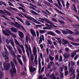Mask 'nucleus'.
Masks as SVG:
<instances>
[{
  "label": "nucleus",
  "instance_id": "nucleus-1",
  "mask_svg": "<svg viewBox=\"0 0 79 79\" xmlns=\"http://www.w3.org/2000/svg\"><path fill=\"white\" fill-rule=\"evenodd\" d=\"M39 21L41 22H42V23H44V21H46L47 23H48V24H51L52 25H50L47 23H46L45 24L46 26H47L49 27H50V28H52L53 27H52V26L54 27H57L56 26L54 25V23H52V22H51V21L46 19H41V20Z\"/></svg>",
  "mask_w": 79,
  "mask_h": 79
},
{
  "label": "nucleus",
  "instance_id": "nucleus-2",
  "mask_svg": "<svg viewBox=\"0 0 79 79\" xmlns=\"http://www.w3.org/2000/svg\"><path fill=\"white\" fill-rule=\"evenodd\" d=\"M75 64H76L75 62H73L72 61H71L70 62H69V68L70 67V64L72 66L69 70L70 73V75H71V76H73V75L74 74L75 70L73 69L74 68V67L73 66H74Z\"/></svg>",
  "mask_w": 79,
  "mask_h": 79
},
{
  "label": "nucleus",
  "instance_id": "nucleus-3",
  "mask_svg": "<svg viewBox=\"0 0 79 79\" xmlns=\"http://www.w3.org/2000/svg\"><path fill=\"white\" fill-rule=\"evenodd\" d=\"M11 65L12 66V69H11L10 70V73L11 74H14L16 72V69H15V65L13 62L11 61L10 62Z\"/></svg>",
  "mask_w": 79,
  "mask_h": 79
},
{
  "label": "nucleus",
  "instance_id": "nucleus-4",
  "mask_svg": "<svg viewBox=\"0 0 79 79\" xmlns=\"http://www.w3.org/2000/svg\"><path fill=\"white\" fill-rule=\"evenodd\" d=\"M15 23L16 24L13 22H11L10 24L11 25L14 26H15V27L17 28H21L23 29V30H24V27L18 23L16 22H15Z\"/></svg>",
  "mask_w": 79,
  "mask_h": 79
},
{
  "label": "nucleus",
  "instance_id": "nucleus-5",
  "mask_svg": "<svg viewBox=\"0 0 79 79\" xmlns=\"http://www.w3.org/2000/svg\"><path fill=\"white\" fill-rule=\"evenodd\" d=\"M22 15L24 16L25 18H27V19H29L30 20H32L33 22H34V23H37V24H40V23L38 21H37L35 19H34L32 17H29L26 15L25 14L22 13Z\"/></svg>",
  "mask_w": 79,
  "mask_h": 79
},
{
  "label": "nucleus",
  "instance_id": "nucleus-6",
  "mask_svg": "<svg viewBox=\"0 0 79 79\" xmlns=\"http://www.w3.org/2000/svg\"><path fill=\"white\" fill-rule=\"evenodd\" d=\"M4 50L6 52H3V56L4 58L6 61H8L9 59L8 57V51H7L6 48H4Z\"/></svg>",
  "mask_w": 79,
  "mask_h": 79
},
{
  "label": "nucleus",
  "instance_id": "nucleus-7",
  "mask_svg": "<svg viewBox=\"0 0 79 79\" xmlns=\"http://www.w3.org/2000/svg\"><path fill=\"white\" fill-rule=\"evenodd\" d=\"M6 46L9 50V51L11 52L12 53L11 54V55L12 56H13L14 58H16V55H15V52L12 50V49H13L12 47H11V46H10V45H7Z\"/></svg>",
  "mask_w": 79,
  "mask_h": 79
},
{
  "label": "nucleus",
  "instance_id": "nucleus-8",
  "mask_svg": "<svg viewBox=\"0 0 79 79\" xmlns=\"http://www.w3.org/2000/svg\"><path fill=\"white\" fill-rule=\"evenodd\" d=\"M4 68V69L6 71V70H9L10 68V64L9 63H8L6 64V62H5L3 64Z\"/></svg>",
  "mask_w": 79,
  "mask_h": 79
},
{
  "label": "nucleus",
  "instance_id": "nucleus-9",
  "mask_svg": "<svg viewBox=\"0 0 79 79\" xmlns=\"http://www.w3.org/2000/svg\"><path fill=\"white\" fill-rule=\"evenodd\" d=\"M15 43L16 45H17L19 47H20L21 48H22V50L23 52V53H25V50H24V46L23 45H20V44L19 43L18 41H17V40L16 39H15Z\"/></svg>",
  "mask_w": 79,
  "mask_h": 79
},
{
  "label": "nucleus",
  "instance_id": "nucleus-10",
  "mask_svg": "<svg viewBox=\"0 0 79 79\" xmlns=\"http://www.w3.org/2000/svg\"><path fill=\"white\" fill-rule=\"evenodd\" d=\"M6 41L7 44H10V42H9L10 41L11 45L14 47V48L15 51H16V49L15 48V45H14V43L13 42V40H9L8 39H7L6 40Z\"/></svg>",
  "mask_w": 79,
  "mask_h": 79
},
{
  "label": "nucleus",
  "instance_id": "nucleus-11",
  "mask_svg": "<svg viewBox=\"0 0 79 79\" xmlns=\"http://www.w3.org/2000/svg\"><path fill=\"white\" fill-rule=\"evenodd\" d=\"M3 33L4 34H5L6 35H7V36H10L11 34V33L10 31L7 29L6 30V31L5 30H3Z\"/></svg>",
  "mask_w": 79,
  "mask_h": 79
},
{
  "label": "nucleus",
  "instance_id": "nucleus-12",
  "mask_svg": "<svg viewBox=\"0 0 79 79\" xmlns=\"http://www.w3.org/2000/svg\"><path fill=\"white\" fill-rule=\"evenodd\" d=\"M62 33L66 35V34H68V33H69L70 34H73V31L69 30V29H67L64 30V31H62Z\"/></svg>",
  "mask_w": 79,
  "mask_h": 79
},
{
  "label": "nucleus",
  "instance_id": "nucleus-13",
  "mask_svg": "<svg viewBox=\"0 0 79 79\" xmlns=\"http://www.w3.org/2000/svg\"><path fill=\"white\" fill-rule=\"evenodd\" d=\"M0 13H1L0 15L1 17H2V18H5V19H7V20H9V19H8L6 18L5 17V16L4 15H5V13L2 10H0Z\"/></svg>",
  "mask_w": 79,
  "mask_h": 79
},
{
  "label": "nucleus",
  "instance_id": "nucleus-14",
  "mask_svg": "<svg viewBox=\"0 0 79 79\" xmlns=\"http://www.w3.org/2000/svg\"><path fill=\"white\" fill-rule=\"evenodd\" d=\"M21 57V56L19 55H17V60H18L19 63L20 64H23V62L21 61V60L19 58Z\"/></svg>",
  "mask_w": 79,
  "mask_h": 79
},
{
  "label": "nucleus",
  "instance_id": "nucleus-15",
  "mask_svg": "<svg viewBox=\"0 0 79 79\" xmlns=\"http://www.w3.org/2000/svg\"><path fill=\"white\" fill-rule=\"evenodd\" d=\"M40 61H41V59L39 58L38 59V62H39V73L40 72V70L41 69V63H40Z\"/></svg>",
  "mask_w": 79,
  "mask_h": 79
},
{
  "label": "nucleus",
  "instance_id": "nucleus-16",
  "mask_svg": "<svg viewBox=\"0 0 79 79\" xmlns=\"http://www.w3.org/2000/svg\"><path fill=\"white\" fill-rule=\"evenodd\" d=\"M36 69L35 68H33L32 67H30V71L31 73H34V71H35Z\"/></svg>",
  "mask_w": 79,
  "mask_h": 79
},
{
  "label": "nucleus",
  "instance_id": "nucleus-17",
  "mask_svg": "<svg viewBox=\"0 0 79 79\" xmlns=\"http://www.w3.org/2000/svg\"><path fill=\"white\" fill-rule=\"evenodd\" d=\"M28 40H31V39H30V35H29L27 34L26 36V41L27 42H28Z\"/></svg>",
  "mask_w": 79,
  "mask_h": 79
},
{
  "label": "nucleus",
  "instance_id": "nucleus-18",
  "mask_svg": "<svg viewBox=\"0 0 79 79\" xmlns=\"http://www.w3.org/2000/svg\"><path fill=\"white\" fill-rule=\"evenodd\" d=\"M30 32L31 34H32V35H33V36L36 37L35 32L34 31V30H33V29H31L30 30Z\"/></svg>",
  "mask_w": 79,
  "mask_h": 79
},
{
  "label": "nucleus",
  "instance_id": "nucleus-19",
  "mask_svg": "<svg viewBox=\"0 0 79 79\" xmlns=\"http://www.w3.org/2000/svg\"><path fill=\"white\" fill-rule=\"evenodd\" d=\"M25 47H26L27 48V49H26V52H27V55H28V58H29V48H28V46H27V44H25Z\"/></svg>",
  "mask_w": 79,
  "mask_h": 79
},
{
  "label": "nucleus",
  "instance_id": "nucleus-20",
  "mask_svg": "<svg viewBox=\"0 0 79 79\" xmlns=\"http://www.w3.org/2000/svg\"><path fill=\"white\" fill-rule=\"evenodd\" d=\"M33 53L35 55V56H37V49H36V48H33Z\"/></svg>",
  "mask_w": 79,
  "mask_h": 79
},
{
  "label": "nucleus",
  "instance_id": "nucleus-21",
  "mask_svg": "<svg viewBox=\"0 0 79 79\" xmlns=\"http://www.w3.org/2000/svg\"><path fill=\"white\" fill-rule=\"evenodd\" d=\"M19 37H21V38H23V32H21L20 31H19Z\"/></svg>",
  "mask_w": 79,
  "mask_h": 79
},
{
  "label": "nucleus",
  "instance_id": "nucleus-22",
  "mask_svg": "<svg viewBox=\"0 0 79 79\" xmlns=\"http://www.w3.org/2000/svg\"><path fill=\"white\" fill-rule=\"evenodd\" d=\"M37 56H35L34 61V63L35 65H37L38 64V61H37Z\"/></svg>",
  "mask_w": 79,
  "mask_h": 79
},
{
  "label": "nucleus",
  "instance_id": "nucleus-23",
  "mask_svg": "<svg viewBox=\"0 0 79 79\" xmlns=\"http://www.w3.org/2000/svg\"><path fill=\"white\" fill-rule=\"evenodd\" d=\"M72 10H74L75 11H76L77 9L76 7V6L74 4L72 5Z\"/></svg>",
  "mask_w": 79,
  "mask_h": 79
},
{
  "label": "nucleus",
  "instance_id": "nucleus-24",
  "mask_svg": "<svg viewBox=\"0 0 79 79\" xmlns=\"http://www.w3.org/2000/svg\"><path fill=\"white\" fill-rule=\"evenodd\" d=\"M10 29L13 32H17V29L13 28V27H11Z\"/></svg>",
  "mask_w": 79,
  "mask_h": 79
},
{
  "label": "nucleus",
  "instance_id": "nucleus-25",
  "mask_svg": "<svg viewBox=\"0 0 79 79\" xmlns=\"http://www.w3.org/2000/svg\"><path fill=\"white\" fill-rule=\"evenodd\" d=\"M40 39L41 42H42V40L44 41V35H41V36L40 37Z\"/></svg>",
  "mask_w": 79,
  "mask_h": 79
},
{
  "label": "nucleus",
  "instance_id": "nucleus-26",
  "mask_svg": "<svg viewBox=\"0 0 79 79\" xmlns=\"http://www.w3.org/2000/svg\"><path fill=\"white\" fill-rule=\"evenodd\" d=\"M70 56V54H65L64 55V57L65 58H68Z\"/></svg>",
  "mask_w": 79,
  "mask_h": 79
},
{
  "label": "nucleus",
  "instance_id": "nucleus-27",
  "mask_svg": "<svg viewBox=\"0 0 79 79\" xmlns=\"http://www.w3.org/2000/svg\"><path fill=\"white\" fill-rule=\"evenodd\" d=\"M55 39L58 40L59 43L60 44H61L62 42L61 41V40H60L59 38L56 37Z\"/></svg>",
  "mask_w": 79,
  "mask_h": 79
},
{
  "label": "nucleus",
  "instance_id": "nucleus-28",
  "mask_svg": "<svg viewBox=\"0 0 79 79\" xmlns=\"http://www.w3.org/2000/svg\"><path fill=\"white\" fill-rule=\"evenodd\" d=\"M71 44L73 45H74L75 46H78V45H79V43H73V42H71Z\"/></svg>",
  "mask_w": 79,
  "mask_h": 79
},
{
  "label": "nucleus",
  "instance_id": "nucleus-29",
  "mask_svg": "<svg viewBox=\"0 0 79 79\" xmlns=\"http://www.w3.org/2000/svg\"><path fill=\"white\" fill-rule=\"evenodd\" d=\"M31 13L33 14V15H39V14H37V13H36L35 12L31 10Z\"/></svg>",
  "mask_w": 79,
  "mask_h": 79
},
{
  "label": "nucleus",
  "instance_id": "nucleus-30",
  "mask_svg": "<svg viewBox=\"0 0 79 79\" xmlns=\"http://www.w3.org/2000/svg\"><path fill=\"white\" fill-rule=\"evenodd\" d=\"M4 11L5 13H6L8 15H9V16H10V15H11V13H10L9 12H8V11L6 10H4Z\"/></svg>",
  "mask_w": 79,
  "mask_h": 79
},
{
  "label": "nucleus",
  "instance_id": "nucleus-31",
  "mask_svg": "<svg viewBox=\"0 0 79 79\" xmlns=\"http://www.w3.org/2000/svg\"><path fill=\"white\" fill-rule=\"evenodd\" d=\"M18 48L19 53H20V54L21 55H22V51H21V49L18 47Z\"/></svg>",
  "mask_w": 79,
  "mask_h": 79
},
{
  "label": "nucleus",
  "instance_id": "nucleus-32",
  "mask_svg": "<svg viewBox=\"0 0 79 79\" xmlns=\"http://www.w3.org/2000/svg\"><path fill=\"white\" fill-rule=\"evenodd\" d=\"M16 19H17L19 20V21H20V22H21V23H24V22H23V20H22V19H21L20 18H19V17H16Z\"/></svg>",
  "mask_w": 79,
  "mask_h": 79
},
{
  "label": "nucleus",
  "instance_id": "nucleus-33",
  "mask_svg": "<svg viewBox=\"0 0 79 79\" xmlns=\"http://www.w3.org/2000/svg\"><path fill=\"white\" fill-rule=\"evenodd\" d=\"M54 5H55V6H56L57 8H58L60 10L62 9L61 7H60L57 4L54 3Z\"/></svg>",
  "mask_w": 79,
  "mask_h": 79
},
{
  "label": "nucleus",
  "instance_id": "nucleus-34",
  "mask_svg": "<svg viewBox=\"0 0 79 79\" xmlns=\"http://www.w3.org/2000/svg\"><path fill=\"white\" fill-rule=\"evenodd\" d=\"M49 56L51 61H53L54 60V57L51 56L50 55H49Z\"/></svg>",
  "mask_w": 79,
  "mask_h": 79
},
{
  "label": "nucleus",
  "instance_id": "nucleus-35",
  "mask_svg": "<svg viewBox=\"0 0 79 79\" xmlns=\"http://www.w3.org/2000/svg\"><path fill=\"white\" fill-rule=\"evenodd\" d=\"M49 34H50L51 35H55V33H53V32L52 31H50L49 32Z\"/></svg>",
  "mask_w": 79,
  "mask_h": 79
},
{
  "label": "nucleus",
  "instance_id": "nucleus-36",
  "mask_svg": "<svg viewBox=\"0 0 79 79\" xmlns=\"http://www.w3.org/2000/svg\"><path fill=\"white\" fill-rule=\"evenodd\" d=\"M66 6H67V8H69V2H68V1H67L66 4Z\"/></svg>",
  "mask_w": 79,
  "mask_h": 79
},
{
  "label": "nucleus",
  "instance_id": "nucleus-37",
  "mask_svg": "<svg viewBox=\"0 0 79 79\" xmlns=\"http://www.w3.org/2000/svg\"><path fill=\"white\" fill-rule=\"evenodd\" d=\"M10 9H11V10H14V11H18V9L16 8L12 7H10Z\"/></svg>",
  "mask_w": 79,
  "mask_h": 79
},
{
  "label": "nucleus",
  "instance_id": "nucleus-38",
  "mask_svg": "<svg viewBox=\"0 0 79 79\" xmlns=\"http://www.w3.org/2000/svg\"><path fill=\"white\" fill-rule=\"evenodd\" d=\"M13 61L14 62L15 65H18V63H17V61L16 60V59H13Z\"/></svg>",
  "mask_w": 79,
  "mask_h": 79
},
{
  "label": "nucleus",
  "instance_id": "nucleus-39",
  "mask_svg": "<svg viewBox=\"0 0 79 79\" xmlns=\"http://www.w3.org/2000/svg\"><path fill=\"white\" fill-rule=\"evenodd\" d=\"M40 33L41 34H44L45 32V30H40L39 31Z\"/></svg>",
  "mask_w": 79,
  "mask_h": 79
},
{
  "label": "nucleus",
  "instance_id": "nucleus-40",
  "mask_svg": "<svg viewBox=\"0 0 79 79\" xmlns=\"http://www.w3.org/2000/svg\"><path fill=\"white\" fill-rule=\"evenodd\" d=\"M43 29L44 30H45V29H48V30H51V28H48L47 27H44L43 28Z\"/></svg>",
  "mask_w": 79,
  "mask_h": 79
},
{
  "label": "nucleus",
  "instance_id": "nucleus-41",
  "mask_svg": "<svg viewBox=\"0 0 79 79\" xmlns=\"http://www.w3.org/2000/svg\"><path fill=\"white\" fill-rule=\"evenodd\" d=\"M50 77L52 78H53L54 79H56V78L55 77V75L54 74H52L51 76H50Z\"/></svg>",
  "mask_w": 79,
  "mask_h": 79
},
{
  "label": "nucleus",
  "instance_id": "nucleus-42",
  "mask_svg": "<svg viewBox=\"0 0 79 79\" xmlns=\"http://www.w3.org/2000/svg\"><path fill=\"white\" fill-rule=\"evenodd\" d=\"M59 0H57V1L59 5V6H61V7H63V6H62V5H61V3H60Z\"/></svg>",
  "mask_w": 79,
  "mask_h": 79
},
{
  "label": "nucleus",
  "instance_id": "nucleus-43",
  "mask_svg": "<svg viewBox=\"0 0 79 79\" xmlns=\"http://www.w3.org/2000/svg\"><path fill=\"white\" fill-rule=\"evenodd\" d=\"M26 24H27L28 26H30V25L31 24H30V22H29V21L28 20H27L26 22Z\"/></svg>",
  "mask_w": 79,
  "mask_h": 79
},
{
  "label": "nucleus",
  "instance_id": "nucleus-44",
  "mask_svg": "<svg viewBox=\"0 0 79 79\" xmlns=\"http://www.w3.org/2000/svg\"><path fill=\"white\" fill-rule=\"evenodd\" d=\"M56 33H57V34H61V32H60V31L56 30L55 31Z\"/></svg>",
  "mask_w": 79,
  "mask_h": 79
},
{
  "label": "nucleus",
  "instance_id": "nucleus-45",
  "mask_svg": "<svg viewBox=\"0 0 79 79\" xmlns=\"http://www.w3.org/2000/svg\"><path fill=\"white\" fill-rule=\"evenodd\" d=\"M18 8H19V10H22L23 12H25V11H25V10L24 9H23V8H22V7H19Z\"/></svg>",
  "mask_w": 79,
  "mask_h": 79
},
{
  "label": "nucleus",
  "instance_id": "nucleus-46",
  "mask_svg": "<svg viewBox=\"0 0 79 79\" xmlns=\"http://www.w3.org/2000/svg\"><path fill=\"white\" fill-rule=\"evenodd\" d=\"M74 32H75L76 35H78L79 34V31H78L77 30H75Z\"/></svg>",
  "mask_w": 79,
  "mask_h": 79
},
{
  "label": "nucleus",
  "instance_id": "nucleus-47",
  "mask_svg": "<svg viewBox=\"0 0 79 79\" xmlns=\"http://www.w3.org/2000/svg\"><path fill=\"white\" fill-rule=\"evenodd\" d=\"M75 55H76V54H75V53H74V52H73V53H72L71 56H72V58H74V56H75Z\"/></svg>",
  "mask_w": 79,
  "mask_h": 79
},
{
  "label": "nucleus",
  "instance_id": "nucleus-48",
  "mask_svg": "<svg viewBox=\"0 0 79 79\" xmlns=\"http://www.w3.org/2000/svg\"><path fill=\"white\" fill-rule=\"evenodd\" d=\"M79 57V55H77L74 58V60H76Z\"/></svg>",
  "mask_w": 79,
  "mask_h": 79
},
{
  "label": "nucleus",
  "instance_id": "nucleus-49",
  "mask_svg": "<svg viewBox=\"0 0 79 79\" xmlns=\"http://www.w3.org/2000/svg\"><path fill=\"white\" fill-rule=\"evenodd\" d=\"M65 50L66 51V52H69L70 51V50H69V48H65Z\"/></svg>",
  "mask_w": 79,
  "mask_h": 79
},
{
  "label": "nucleus",
  "instance_id": "nucleus-50",
  "mask_svg": "<svg viewBox=\"0 0 79 79\" xmlns=\"http://www.w3.org/2000/svg\"><path fill=\"white\" fill-rule=\"evenodd\" d=\"M48 43L49 44H52V42L51 41V40H48Z\"/></svg>",
  "mask_w": 79,
  "mask_h": 79
},
{
  "label": "nucleus",
  "instance_id": "nucleus-51",
  "mask_svg": "<svg viewBox=\"0 0 79 79\" xmlns=\"http://www.w3.org/2000/svg\"><path fill=\"white\" fill-rule=\"evenodd\" d=\"M61 3L62 4V5L63 6H65V4H64V1L63 0H62L61 1Z\"/></svg>",
  "mask_w": 79,
  "mask_h": 79
},
{
  "label": "nucleus",
  "instance_id": "nucleus-52",
  "mask_svg": "<svg viewBox=\"0 0 79 79\" xmlns=\"http://www.w3.org/2000/svg\"><path fill=\"white\" fill-rule=\"evenodd\" d=\"M55 10L56 11L58 12V13H60V14H63V13L62 12H61L59 11V10H58V9H55Z\"/></svg>",
  "mask_w": 79,
  "mask_h": 79
},
{
  "label": "nucleus",
  "instance_id": "nucleus-53",
  "mask_svg": "<svg viewBox=\"0 0 79 79\" xmlns=\"http://www.w3.org/2000/svg\"><path fill=\"white\" fill-rule=\"evenodd\" d=\"M68 39H70V40H71L73 41L74 40L73 38V37H71L70 36H68Z\"/></svg>",
  "mask_w": 79,
  "mask_h": 79
},
{
  "label": "nucleus",
  "instance_id": "nucleus-54",
  "mask_svg": "<svg viewBox=\"0 0 79 79\" xmlns=\"http://www.w3.org/2000/svg\"><path fill=\"white\" fill-rule=\"evenodd\" d=\"M39 3H38L37 4V5H38V6H42L41 5H40V3H41V2H42V1H40V0H39Z\"/></svg>",
  "mask_w": 79,
  "mask_h": 79
},
{
  "label": "nucleus",
  "instance_id": "nucleus-55",
  "mask_svg": "<svg viewBox=\"0 0 79 79\" xmlns=\"http://www.w3.org/2000/svg\"><path fill=\"white\" fill-rule=\"evenodd\" d=\"M63 43H64V44H68V41L64 40V39L63 40Z\"/></svg>",
  "mask_w": 79,
  "mask_h": 79
},
{
  "label": "nucleus",
  "instance_id": "nucleus-56",
  "mask_svg": "<svg viewBox=\"0 0 79 79\" xmlns=\"http://www.w3.org/2000/svg\"><path fill=\"white\" fill-rule=\"evenodd\" d=\"M75 3H77V2H78V0H71Z\"/></svg>",
  "mask_w": 79,
  "mask_h": 79
},
{
  "label": "nucleus",
  "instance_id": "nucleus-57",
  "mask_svg": "<svg viewBox=\"0 0 79 79\" xmlns=\"http://www.w3.org/2000/svg\"><path fill=\"white\" fill-rule=\"evenodd\" d=\"M8 3L9 4V5H10V6H14L13 5V4H12V3H11V2H8Z\"/></svg>",
  "mask_w": 79,
  "mask_h": 79
},
{
  "label": "nucleus",
  "instance_id": "nucleus-58",
  "mask_svg": "<svg viewBox=\"0 0 79 79\" xmlns=\"http://www.w3.org/2000/svg\"><path fill=\"white\" fill-rule=\"evenodd\" d=\"M29 51H30V55H31V53H32V52L31 51V47H29Z\"/></svg>",
  "mask_w": 79,
  "mask_h": 79
},
{
  "label": "nucleus",
  "instance_id": "nucleus-59",
  "mask_svg": "<svg viewBox=\"0 0 79 79\" xmlns=\"http://www.w3.org/2000/svg\"><path fill=\"white\" fill-rule=\"evenodd\" d=\"M46 51L48 53V54H49V49H48V48H47L46 49Z\"/></svg>",
  "mask_w": 79,
  "mask_h": 79
},
{
  "label": "nucleus",
  "instance_id": "nucleus-60",
  "mask_svg": "<svg viewBox=\"0 0 79 79\" xmlns=\"http://www.w3.org/2000/svg\"><path fill=\"white\" fill-rule=\"evenodd\" d=\"M52 21H54V22H57L56 19L53 18L52 19Z\"/></svg>",
  "mask_w": 79,
  "mask_h": 79
},
{
  "label": "nucleus",
  "instance_id": "nucleus-61",
  "mask_svg": "<svg viewBox=\"0 0 79 79\" xmlns=\"http://www.w3.org/2000/svg\"><path fill=\"white\" fill-rule=\"evenodd\" d=\"M23 59L24 61H26V57L24 56H23Z\"/></svg>",
  "mask_w": 79,
  "mask_h": 79
},
{
  "label": "nucleus",
  "instance_id": "nucleus-62",
  "mask_svg": "<svg viewBox=\"0 0 79 79\" xmlns=\"http://www.w3.org/2000/svg\"><path fill=\"white\" fill-rule=\"evenodd\" d=\"M58 21H59L60 23H62V24H64V22L61 21V20H58Z\"/></svg>",
  "mask_w": 79,
  "mask_h": 79
},
{
  "label": "nucleus",
  "instance_id": "nucleus-63",
  "mask_svg": "<svg viewBox=\"0 0 79 79\" xmlns=\"http://www.w3.org/2000/svg\"><path fill=\"white\" fill-rule=\"evenodd\" d=\"M50 64L51 65H52V66H54V62H53L51 61L50 62Z\"/></svg>",
  "mask_w": 79,
  "mask_h": 79
},
{
  "label": "nucleus",
  "instance_id": "nucleus-64",
  "mask_svg": "<svg viewBox=\"0 0 79 79\" xmlns=\"http://www.w3.org/2000/svg\"><path fill=\"white\" fill-rule=\"evenodd\" d=\"M73 16L75 17V18H76L77 19H78V20H79V17H77V15H73Z\"/></svg>",
  "mask_w": 79,
  "mask_h": 79
}]
</instances>
